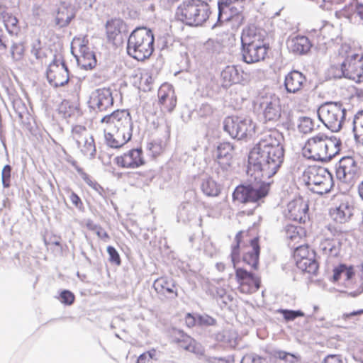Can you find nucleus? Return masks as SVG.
Listing matches in <instances>:
<instances>
[{"label":"nucleus","mask_w":363,"mask_h":363,"mask_svg":"<svg viewBox=\"0 0 363 363\" xmlns=\"http://www.w3.org/2000/svg\"><path fill=\"white\" fill-rule=\"evenodd\" d=\"M283 135L278 131L262 134L248 156V172L253 171L262 178H271L284 161Z\"/></svg>","instance_id":"f257e3e1"},{"label":"nucleus","mask_w":363,"mask_h":363,"mask_svg":"<svg viewBox=\"0 0 363 363\" xmlns=\"http://www.w3.org/2000/svg\"><path fill=\"white\" fill-rule=\"evenodd\" d=\"M101 122L106 123L105 141L111 148H119L130 140L133 135V122L128 110H116L104 116Z\"/></svg>","instance_id":"f03ea898"},{"label":"nucleus","mask_w":363,"mask_h":363,"mask_svg":"<svg viewBox=\"0 0 363 363\" xmlns=\"http://www.w3.org/2000/svg\"><path fill=\"white\" fill-rule=\"evenodd\" d=\"M341 145L340 138L319 133L307 140L303 150L305 154L309 153L308 156L309 158L328 162L340 152Z\"/></svg>","instance_id":"7ed1b4c3"},{"label":"nucleus","mask_w":363,"mask_h":363,"mask_svg":"<svg viewBox=\"0 0 363 363\" xmlns=\"http://www.w3.org/2000/svg\"><path fill=\"white\" fill-rule=\"evenodd\" d=\"M154 42V35L150 29L145 27L136 28L128 37L127 53L138 61H143L152 55Z\"/></svg>","instance_id":"20e7f679"},{"label":"nucleus","mask_w":363,"mask_h":363,"mask_svg":"<svg viewBox=\"0 0 363 363\" xmlns=\"http://www.w3.org/2000/svg\"><path fill=\"white\" fill-rule=\"evenodd\" d=\"M210 14V6L203 0H185L176 11L178 20L189 26H202Z\"/></svg>","instance_id":"39448f33"},{"label":"nucleus","mask_w":363,"mask_h":363,"mask_svg":"<svg viewBox=\"0 0 363 363\" xmlns=\"http://www.w3.org/2000/svg\"><path fill=\"white\" fill-rule=\"evenodd\" d=\"M270 182H259L242 184L236 186L233 192V200L238 203H253L257 207L259 201L265 198L269 191Z\"/></svg>","instance_id":"423d86ee"},{"label":"nucleus","mask_w":363,"mask_h":363,"mask_svg":"<svg viewBox=\"0 0 363 363\" xmlns=\"http://www.w3.org/2000/svg\"><path fill=\"white\" fill-rule=\"evenodd\" d=\"M346 112L340 101H327L319 106L318 116L328 129L338 132L342 128Z\"/></svg>","instance_id":"0eeeda50"},{"label":"nucleus","mask_w":363,"mask_h":363,"mask_svg":"<svg viewBox=\"0 0 363 363\" xmlns=\"http://www.w3.org/2000/svg\"><path fill=\"white\" fill-rule=\"evenodd\" d=\"M234 155L235 148L229 142L219 143L213 152V157L217 164L215 172L221 181L227 179L232 173Z\"/></svg>","instance_id":"6e6552de"},{"label":"nucleus","mask_w":363,"mask_h":363,"mask_svg":"<svg viewBox=\"0 0 363 363\" xmlns=\"http://www.w3.org/2000/svg\"><path fill=\"white\" fill-rule=\"evenodd\" d=\"M308 186L310 189L318 194L323 195L330 191L334 186L332 174L327 168L320 166H312L307 171Z\"/></svg>","instance_id":"1a4fd4ad"},{"label":"nucleus","mask_w":363,"mask_h":363,"mask_svg":"<svg viewBox=\"0 0 363 363\" xmlns=\"http://www.w3.org/2000/svg\"><path fill=\"white\" fill-rule=\"evenodd\" d=\"M223 129L231 138L242 140L252 135L255 125L250 117L233 116L225 118Z\"/></svg>","instance_id":"9d476101"},{"label":"nucleus","mask_w":363,"mask_h":363,"mask_svg":"<svg viewBox=\"0 0 363 363\" xmlns=\"http://www.w3.org/2000/svg\"><path fill=\"white\" fill-rule=\"evenodd\" d=\"M69 72L65 60L62 58L58 59L57 56L55 55L46 71L48 83L55 88L64 86L69 82Z\"/></svg>","instance_id":"9b49d317"},{"label":"nucleus","mask_w":363,"mask_h":363,"mask_svg":"<svg viewBox=\"0 0 363 363\" xmlns=\"http://www.w3.org/2000/svg\"><path fill=\"white\" fill-rule=\"evenodd\" d=\"M360 174V167L350 156L342 157L336 166L337 178L342 182L352 184Z\"/></svg>","instance_id":"f8f14e48"},{"label":"nucleus","mask_w":363,"mask_h":363,"mask_svg":"<svg viewBox=\"0 0 363 363\" xmlns=\"http://www.w3.org/2000/svg\"><path fill=\"white\" fill-rule=\"evenodd\" d=\"M235 277L239 284V290L242 294H252L260 288L259 279L242 267L235 269Z\"/></svg>","instance_id":"ddd939ff"},{"label":"nucleus","mask_w":363,"mask_h":363,"mask_svg":"<svg viewBox=\"0 0 363 363\" xmlns=\"http://www.w3.org/2000/svg\"><path fill=\"white\" fill-rule=\"evenodd\" d=\"M113 97L110 88H100L93 91L89 97V107L105 111L113 105Z\"/></svg>","instance_id":"4468645a"},{"label":"nucleus","mask_w":363,"mask_h":363,"mask_svg":"<svg viewBox=\"0 0 363 363\" xmlns=\"http://www.w3.org/2000/svg\"><path fill=\"white\" fill-rule=\"evenodd\" d=\"M266 122L275 123L279 120L281 115L280 101L277 96H267L259 103Z\"/></svg>","instance_id":"2eb2a0df"},{"label":"nucleus","mask_w":363,"mask_h":363,"mask_svg":"<svg viewBox=\"0 0 363 363\" xmlns=\"http://www.w3.org/2000/svg\"><path fill=\"white\" fill-rule=\"evenodd\" d=\"M269 44L255 45L241 44V55L243 62L252 64L263 60L267 53Z\"/></svg>","instance_id":"dca6fc26"},{"label":"nucleus","mask_w":363,"mask_h":363,"mask_svg":"<svg viewBox=\"0 0 363 363\" xmlns=\"http://www.w3.org/2000/svg\"><path fill=\"white\" fill-rule=\"evenodd\" d=\"M344 63L346 65V78L361 82L363 80V57L353 54L345 58Z\"/></svg>","instance_id":"f3484780"},{"label":"nucleus","mask_w":363,"mask_h":363,"mask_svg":"<svg viewBox=\"0 0 363 363\" xmlns=\"http://www.w3.org/2000/svg\"><path fill=\"white\" fill-rule=\"evenodd\" d=\"M116 163L123 168H138L145 164L141 148L132 149L115 158Z\"/></svg>","instance_id":"a211bd4d"},{"label":"nucleus","mask_w":363,"mask_h":363,"mask_svg":"<svg viewBox=\"0 0 363 363\" xmlns=\"http://www.w3.org/2000/svg\"><path fill=\"white\" fill-rule=\"evenodd\" d=\"M306 85V76L298 70H291L284 77V86L289 94L299 93Z\"/></svg>","instance_id":"6ab92c4d"},{"label":"nucleus","mask_w":363,"mask_h":363,"mask_svg":"<svg viewBox=\"0 0 363 363\" xmlns=\"http://www.w3.org/2000/svg\"><path fill=\"white\" fill-rule=\"evenodd\" d=\"M354 207L348 199H344L334 208H330V215L333 220L339 223H345L350 220L354 215Z\"/></svg>","instance_id":"aec40b11"},{"label":"nucleus","mask_w":363,"mask_h":363,"mask_svg":"<svg viewBox=\"0 0 363 363\" xmlns=\"http://www.w3.org/2000/svg\"><path fill=\"white\" fill-rule=\"evenodd\" d=\"M267 32L254 25L247 26L242 30L241 35V44H250L262 45L268 44L266 42Z\"/></svg>","instance_id":"412c9836"},{"label":"nucleus","mask_w":363,"mask_h":363,"mask_svg":"<svg viewBox=\"0 0 363 363\" xmlns=\"http://www.w3.org/2000/svg\"><path fill=\"white\" fill-rule=\"evenodd\" d=\"M152 286L158 294L169 299H174L178 296L176 282L171 277H161L155 280Z\"/></svg>","instance_id":"4be33fe9"},{"label":"nucleus","mask_w":363,"mask_h":363,"mask_svg":"<svg viewBox=\"0 0 363 363\" xmlns=\"http://www.w3.org/2000/svg\"><path fill=\"white\" fill-rule=\"evenodd\" d=\"M287 208L289 218L298 221L299 223H305L308 217V205L307 202L301 199L289 202Z\"/></svg>","instance_id":"5701e85b"},{"label":"nucleus","mask_w":363,"mask_h":363,"mask_svg":"<svg viewBox=\"0 0 363 363\" xmlns=\"http://www.w3.org/2000/svg\"><path fill=\"white\" fill-rule=\"evenodd\" d=\"M287 47L290 52L296 55H303L311 50L312 43L308 37L297 35L287 42Z\"/></svg>","instance_id":"b1692460"},{"label":"nucleus","mask_w":363,"mask_h":363,"mask_svg":"<svg viewBox=\"0 0 363 363\" xmlns=\"http://www.w3.org/2000/svg\"><path fill=\"white\" fill-rule=\"evenodd\" d=\"M221 79L223 86L228 87L233 84H239L242 79V71L238 66H227L221 72Z\"/></svg>","instance_id":"393cba45"},{"label":"nucleus","mask_w":363,"mask_h":363,"mask_svg":"<svg viewBox=\"0 0 363 363\" xmlns=\"http://www.w3.org/2000/svg\"><path fill=\"white\" fill-rule=\"evenodd\" d=\"M251 250L245 253L242 256V262L249 265L252 269L256 270L259 266V258L260 247L259 245V238H254L250 241Z\"/></svg>","instance_id":"a878e982"},{"label":"nucleus","mask_w":363,"mask_h":363,"mask_svg":"<svg viewBox=\"0 0 363 363\" xmlns=\"http://www.w3.org/2000/svg\"><path fill=\"white\" fill-rule=\"evenodd\" d=\"M238 5L235 4L229 5L228 7L229 9L228 11H226L225 14L227 16L228 19L224 22L230 21L233 23V26L238 27L240 26L245 18L244 15L242 14L244 6L243 2L240 1L239 3H236Z\"/></svg>","instance_id":"bb28decb"},{"label":"nucleus","mask_w":363,"mask_h":363,"mask_svg":"<svg viewBox=\"0 0 363 363\" xmlns=\"http://www.w3.org/2000/svg\"><path fill=\"white\" fill-rule=\"evenodd\" d=\"M341 245L339 238H331L328 235L320 242L319 247L325 255L337 257L340 254Z\"/></svg>","instance_id":"cd10ccee"},{"label":"nucleus","mask_w":363,"mask_h":363,"mask_svg":"<svg viewBox=\"0 0 363 363\" xmlns=\"http://www.w3.org/2000/svg\"><path fill=\"white\" fill-rule=\"evenodd\" d=\"M74 17L75 13L74 9L67 6L64 4L57 9L55 17V24L59 26V28L66 27Z\"/></svg>","instance_id":"c85d7f7f"},{"label":"nucleus","mask_w":363,"mask_h":363,"mask_svg":"<svg viewBox=\"0 0 363 363\" xmlns=\"http://www.w3.org/2000/svg\"><path fill=\"white\" fill-rule=\"evenodd\" d=\"M196 208L190 202H183L177 211V221L184 223L191 221L195 216Z\"/></svg>","instance_id":"c756f323"},{"label":"nucleus","mask_w":363,"mask_h":363,"mask_svg":"<svg viewBox=\"0 0 363 363\" xmlns=\"http://www.w3.org/2000/svg\"><path fill=\"white\" fill-rule=\"evenodd\" d=\"M296 266L303 272L315 274L318 269V263L315 259V253L311 251L308 258L296 260Z\"/></svg>","instance_id":"7c9ffc66"},{"label":"nucleus","mask_w":363,"mask_h":363,"mask_svg":"<svg viewBox=\"0 0 363 363\" xmlns=\"http://www.w3.org/2000/svg\"><path fill=\"white\" fill-rule=\"evenodd\" d=\"M124 27L123 21L119 18L108 21L106 24V35L109 42L115 43Z\"/></svg>","instance_id":"2f4dec72"},{"label":"nucleus","mask_w":363,"mask_h":363,"mask_svg":"<svg viewBox=\"0 0 363 363\" xmlns=\"http://www.w3.org/2000/svg\"><path fill=\"white\" fill-rule=\"evenodd\" d=\"M200 188L206 196L211 197L218 196L221 191L220 186L211 177L203 179Z\"/></svg>","instance_id":"473e14b6"},{"label":"nucleus","mask_w":363,"mask_h":363,"mask_svg":"<svg viewBox=\"0 0 363 363\" xmlns=\"http://www.w3.org/2000/svg\"><path fill=\"white\" fill-rule=\"evenodd\" d=\"M303 233V228L291 224L286 225L282 230L285 239L294 242V245L299 242Z\"/></svg>","instance_id":"72a5a7b5"},{"label":"nucleus","mask_w":363,"mask_h":363,"mask_svg":"<svg viewBox=\"0 0 363 363\" xmlns=\"http://www.w3.org/2000/svg\"><path fill=\"white\" fill-rule=\"evenodd\" d=\"M82 56L78 60V62L82 65V67L85 69H91L96 65V59L95 54L89 50V48L84 45L80 49Z\"/></svg>","instance_id":"f704fd0d"},{"label":"nucleus","mask_w":363,"mask_h":363,"mask_svg":"<svg viewBox=\"0 0 363 363\" xmlns=\"http://www.w3.org/2000/svg\"><path fill=\"white\" fill-rule=\"evenodd\" d=\"M352 132L357 143L363 144V110L358 111L353 119Z\"/></svg>","instance_id":"c9c22d12"},{"label":"nucleus","mask_w":363,"mask_h":363,"mask_svg":"<svg viewBox=\"0 0 363 363\" xmlns=\"http://www.w3.org/2000/svg\"><path fill=\"white\" fill-rule=\"evenodd\" d=\"M82 140L84 142V145L81 148L82 153L90 160L95 158L96 150L93 137L91 135L84 136Z\"/></svg>","instance_id":"e433bc0d"},{"label":"nucleus","mask_w":363,"mask_h":363,"mask_svg":"<svg viewBox=\"0 0 363 363\" xmlns=\"http://www.w3.org/2000/svg\"><path fill=\"white\" fill-rule=\"evenodd\" d=\"M237 2H234L233 0H218V24H222L225 21L228 19L225 12L228 11V6L231 4H235Z\"/></svg>","instance_id":"4c0bfd02"},{"label":"nucleus","mask_w":363,"mask_h":363,"mask_svg":"<svg viewBox=\"0 0 363 363\" xmlns=\"http://www.w3.org/2000/svg\"><path fill=\"white\" fill-rule=\"evenodd\" d=\"M242 238V232H238L235 238V244L232 246L231 250V262L233 264L234 268L236 269V265L240 262V244Z\"/></svg>","instance_id":"58836bf2"},{"label":"nucleus","mask_w":363,"mask_h":363,"mask_svg":"<svg viewBox=\"0 0 363 363\" xmlns=\"http://www.w3.org/2000/svg\"><path fill=\"white\" fill-rule=\"evenodd\" d=\"M277 313L281 314L284 320L286 322L293 321L298 317H303L305 315L301 310L279 308L277 311Z\"/></svg>","instance_id":"ea45409f"},{"label":"nucleus","mask_w":363,"mask_h":363,"mask_svg":"<svg viewBox=\"0 0 363 363\" xmlns=\"http://www.w3.org/2000/svg\"><path fill=\"white\" fill-rule=\"evenodd\" d=\"M72 166L75 168L77 173L80 175L81 178L91 187L93 189L98 190V188H101L100 185L92 181L90 178L89 175L87 174L86 172H84L83 169L80 167L77 166V162L73 161L72 162Z\"/></svg>","instance_id":"a19ab883"},{"label":"nucleus","mask_w":363,"mask_h":363,"mask_svg":"<svg viewBox=\"0 0 363 363\" xmlns=\"http://www.w3.org/2000/svg\"><path fill=\"white\" fill-rule=\"evenodd\" d=\"M86 131V128L80 125H76L72 129V137L79 147H81L82 140L84 139V136H87Z\"/></svg>","instance_id":"79ce46f5"},{"label":"nucleus","mask_w":363,"mask_h":363,"mask_svg":"<svg viewBox=\"0 0 363 363\" xmlns=\"http://www.w3.org/2000/svg\"><path fill=\"white\" fill-rule=\"evenodd\" d=\"M288 245L291 248H294V258L296 261L297 259H303L305 258H308V256H309V255L311 254V252L308 250V246H295V245H291L290 242L288 243Z\"/></svg>","instance_id":"37998d69"},{"label":"nucleus","mask_w":363,"mask_h":363,"mask_svg":"<svg viewBox=\"0 0 363 363\" xmlns=\"http://www.w3.org/2000/svg\"><path fill=\"white\" fill-rule=\"evenodd\" d=\"M330 72L334 78H346V65L344 61L340 65H332Z\"/></svg>","instance_id":"c03bdc74"},{"label":"nucleus","mask_w":363,"mask_h":363,"mask_svg":"<svg viewBox=\"0 0 363 363\" xmlns=\"http://www.w3.org/2000/svg\"><path fill=\"white\" fill-rule=\"evenodd\" d=\"M300 132L308 133L313 129V122L308 117H302L300 118V123L298 125Z\"/></svg>","instance_id":"a18cd8bd"},{"label":"nucleus","mask_w":363,"mask_h":363,"mask_svg":"<svg viewBox=\"0 0 363 363\" xmlns=\"http://www.w3.org/2000/svg\"><path fill=\"white\" fill-rule=\"evenodd\" d=\"M12 167L9 164H6L1 171V182L4 188H9L11 186Z\"/></svg>","instance_id":"49530a36"},{"label":"nucleus","mask_w":363,"mask_h":363,"mask_svg":"<svg viewBox=\"0 0 363 363\" xmlns=\"http://www.w3.org/2000/svg\"><path fill=\"white\" fill-rule=\"evenodd\" d=\"M240 363H267L266 359L255 353H249L242 357Z\"/></svg>","instance_id":"de8ad7c7"},{"label":"nucleus","mask_w":363,"mask_h":363,"mask_svg":"<svg viewBox=\"0 0 363 363\" xmlns=\"http://www.w3.org/2000/svg\"><path fill=\"white\" fill-rule=\"evenodd\" d=\"M60 301L65 305L70 306L75 300L74 294L69 290H62L60 294Z\"/></svg>","instance_id":"09e8293b"},{"label":"nucleus","mask_w":363,"mask_h":363,"mask_svg":"<svg viewBox=\"0 0 363 363\" xmlns=\"http://www.w3.org/2000/svg\"><path fill=\"white\" fill-rule=\"evenodd\" d=\"M216 323V320L213 317L207 315H199L197 314V324L200 326H211L214 325Z\"/></svg>","instance_id":"8fccbe9b"},{"label":"nucleus","mask_w":363,"mask_h":363,"mask_svg":"<svg viewBox=\"0 0 363 363\" xmlns=\"http://www.w3.org/2000/svg\"><path fill=\"white\" fill-rule=\"evenodd\" d=\"M60 113L67 117H70L77 113L78 109L76 106L70 104H61L59 108Z\"/></svg>","instance_id":"3c124183"},{"label":"nucleus","mask_w":363,"mask_h":363,"mask_svg":"<svg viewBox=\"0 0 363 363\" xmlns=\"http://www.w3.org/2000/svg\"><path fill=\"white\" fill-rule=\"evenodd\" d=\"M107 252L109 255V262L119 266L121 264L120 255L116 248L113 246H108Z\"/></svg>","instance_id":"603ef678"},{"label":"nucleus","mask_w":363,"mask_h":363,"mask_svg":"<svg viewBox=\"0 0 363 363\" xmlns=\"http://www.w3.org/2000/svg\"><path fill=\"white\" fill-rule=\"evenodd\" d=\"M31 53L37 60L42 59L45 57V54L42 52L41 42L40 39L35 40L32 43Z\"/></svg>","instance_id":"864d4df0"},{"label":"nucleus","mask_w":363,"mask_h":363,"mask_svg":"<svg viewBox=\"0 0 363 363\" xmlns=\"http://www.w3.org/2000/svg\"><path fill=\"white\" fill-rule=\"evenodd\" d=\"M169 94H172V97L167 99V102H166L162 106L168 112L171 113L177 106V96H175L174 91L173 89H169Z\"/></svg>","instance_id":"5fc2aeb1"},{"label":"nucleus","mask_w":363,"mask_h":363,"mask_svg":"<svg viewBox=\"0 0 363 363\" xmlns=\"http://www.w3.org/2000/svg\"><path fill=\"white\" fill-rule=\"evenodd\" d=\"M4 18L5 26L6 27L7 30H9V33H13V31H11L9 28V27L16 28L17 24L18 23V18L15 16H13L12 14H9V13H6L4 16Z\"/></svg>","instance_id":"6e6d98bb"},{"label":"nucleus","mask_w":363,"mask_h":363,"mask_svg":"<svg viewBox=\"0 0 363 363\" xmlns=\"http://www.w3.org/2000/svg\"><path fill=\"white\" fill-rule=\"evenodd\" d=\"M172 337L174 338V340L177 343L182 342V341H184L185 338L187 340H189V341H191V337L188 335L186 333H184V331L179 329H173Z\"/></svg>","instance_id":"4d7b16f0"},{"label":"nucleus","mask_w":363,"mask_h":363,"mask_svg":"<svg viewBox=\"0 0 363 363\" xmlns=\"http://www.w3.org/2000/svg\"><path fill=\"white\" fill-rule=\"evenodd\" d=\"M186 351L191 352L197 355H203L204 352V350L201 345L194 339V342L191 343V345L189 344V346H187Z\"/></svg>","instance_id":"13d9d810"},{"label":"nucleus","mask_w":363,"mask_h":363,"mask_svg":"<svg viewBox=\"0 0 363 363\" xmlns=\"http://www.w3.org/2000/svg\"><path fill=\"white\" fill-rule=\"evenodd\" d=\"M69 200L72 203L79 211H83L84 208L80 197L74 191L69 194Z\"/></svg>","instance_id":"bf43d9fd"},{"label":"nucleus","mask_w":363,"mask_h":363,"mask_svg":"<svg viewBox=\"0 0 363 363\" xmlns=\"http://www.w3.org/2000/svg\"><path fill=\"white\" fill-rule=\"evenodd\" d=\"M169 89L171 88H168L167 91H165L164 87H161L158 91V98H159V104L163 106L166 102H167V99L172 97V94H169Z\"/></svg>","instance_id":"052dcab7"},{"label":"nucleus","mask_w":363,"mask_h":363,"mask_svg":"<svg viewBox=\"0 0 363 363\" xmlns=\"http://www.w3.org/2000/svg\"><path fill=\"white\" fill-rule=\"evenodd\" d=\"M11 52L13 57L17 55L18 58L20 59L24 52L23 45L21 43H13L11 48Z\"/></svg>","instance_id":"680f3d73"},{"label":"nucleus","mask_w":363,"mask_h":363,"mask_svg":"<svg viewBox=\"0 0 363 363\" xmlns=\"http://www.w3.org/2000/svg\"><path fill=\"white\" fill-rule=\"evenodd\" d=\"M209 363H233L234 359L232 356L228 357H209L208 359Z\"/></svg>","instance_id":"e2e57ef3"},{"label":"nucleus","mask_w":363,"mask_h":363,"mask_svg":"<svg viewBox=\"0 0 363 363\" xmlns=\"http://www.w3.org/2000/svg\"><path fill=\"white\" fill-rule=\"evenodd\" d=\"M322 363H344V361L340 354H328Z\"/></svg>","instance_id":"0e129e2a"},{"label":"nucleus","mask_w":363,"mask_h":363,"mask_svg":"<svg viewBox=\"0 0 363 363\" xmlns=\"http://www.w3.org/2000/svg\"><path fill=\"white\" fill-rule=\"evenodd\" d=\"M326 229L328 231V234L325 233L326 237L329 235L331 238H337L341 235V231L333 225H328Z\"/></svg>","instance_id":"69168bd1"},{"label":"nucleus","mask_w":363,"mask_h":363,"mask_svg":"<svg viewBox=\"0 0 363 363\" xmlns=\"http://www.w3.org/2000/svg\"><path fill=\"white\" fill-rule=\"evenodd\" d=\"M344 269H346V264H341L337 267L334 269V273L333 276V281H337L343 274Z\"/></svg>","instance_id":"338daca9"},{"label":"nucleus","mask_w":363,"mask_h":363,"mask_svg":"<svg viewBox=\"0 0 363 363\" xmlns=\"http://www.w3.org/2000/svg\"><path fill=\"white\" fill-rule=\"evenodd\" d=\"M185 323L189 328L194 327L197 324V315H194L191 313H187L185 316Z\"/></svg>","instance_id":"774afa93"}]
</instances>
